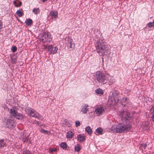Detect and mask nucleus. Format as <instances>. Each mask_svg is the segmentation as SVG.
I'll list each match as a JSON object with an SVG mask.
<instances>
[{
    "mask_svg": "<svg viewBox=\"0 0 154 154\" xmlns=\"http://www.w3.org/2000/svg\"><path fill=\"white\" fill-rule=\"evenodd\" d=\"M58 12L57 11L52 10L50 11L49 15L51 16V18L56 19L58 17Z\"/></svg>",
    "mask_w": 154,
    "mask_h": 154,
    "instance_id": "nucleus-9",
    "label": "nucleus"
},
{
    "mask_svg": "<svg viewBox=\"0 0 154 154\" xmlns=\"http://www.w3.org/2000/svg\"><path fill=\"white\" fill-rule=\"evenodd\" d=\"M151 110H152V113H154V106H152L151 108Z\"/></svg>",
    "mask_w": 154,
    "mask_h": 154,
    "instance_id": "nucleus-43",
    "label": "nucleus"
},
{
    "mask_svg": "<svg viewBox=\"0 0 154 154\" xmlns=\"http://www.w3.org/2000/svg\"><path fill=\"white\" fill-rule=\"evenodd\" d=\"M131 93V90L129 89L125 88V93L127 95H129Z\"/></svg>",
    "mask_w": 154,
    "mask_h": 154,
    "instance_id": "nucleus-33",
    "label": "nucleus"
},
{
    "mask_svg": "<svg viewBox=\"0 0 154 154\" xmlns=\"http://www.w3.org/2000/svg\"><path fill=\"white\" fill-rule=\"evenodd\" d=\"M95 92L97 94L102 95L103 94L104 92L101 89L98 88L95 90Z\"/></svg>",
    "mask_w": 154,
    "mask_h": 154,
    "instance_id": "nucleus-21",
    "label": "nucleus"
},
{
    "mask_svg": "<svg viewBox=\"0 0 154 154\" xmlns=\"http://www.w3.org/2000/svg\"><path fill=\"white\" fill-rule=\"evenodd\" d=\"M95 45L97 53L100 56H103L106 54V43L104 39L101 38L98 39Z\"/></svg>",
    "mask_w": 154,
    "mask_h": 154,
    "instance_id": "nucleus-2",
    "label": "nucleus"
},
{
    "mask_svg": "<svg viewBox=\"0 0 154 154\" xmlns=\"http://www.w3.org/2000/svg\"><path fill=\"white\" fill-rule=\"evenodd\" d=\"M119 115L122 122H119L116 126H112L111 130L119 133L130 131L132 128V115L129 112L125 111L123 109L121 110Z\"/></svg>",
    "mask_w": 154,
    "mask_h": 154,
    "instance_id": "nucleus-1",
    "label": "nucleus"
},
{
    "mask_svg": "<svg viewBox=\"0 0 154 154\" xmlns=\"http://www.w3.org/2000/svg\"><path fill=\"white\" fill-rule=\"evenodd\" d=\"M17 0H14L13 2V3L15 5H16L17 4Z\"/></svg>",
    "mask_w": 154,
    "mask_h": 154,
    "instance_id": "nucleus-47",
    "label": "nucleus"
},
{
    "mask_svg": "<svg viewBox=\"0 0 154 154\" xmlns=\"http://www.w3.org/2000/svg\"><path fill=\"white\" fill-rule=\"evenodd\" d=\"M77 138L80 142H81L85 140L86 137L85 135L80 134L77 135Z\"/></svg>",
    "mask_w": 154,
    "mask_h": 154,
    "instance_id": "nucleus-12",
    "label": "nucleus"
},
{
    "mask_svg": "<svg viewBox=\"0 0 154 154\" xmlns=\"http://www.w3.org/2000/svg\"><path fill=\"white\" fill-rule=\"evenodd\" d=\"M128 98L126 97H124L122 98L121 101L122 102L127 103L128 102Z\"/></svg>",
    "mask_w": 154,
    "mask_h": 154,
    "instance_id": "nucleus-31",
    "label": "nucleus"
},
{
    "mask_svg": "<svg viewBox=\"0 0 154 154\" xmlns=\"http://www.w3.org/2000/svg\"><path fill=\"white\" fill-rule=\"evenodd\" d=\"M148 101V100H147V99H146V100H145V102H146V103H147V102Z\"/></svg>",
    "mask_w": 154,
    "mask_h": 154,
    "instance_id": "nucleus-52",
    "label": "nucleus"
},
{
    "mask_svg": "<svg viewBox=\"0 0 154 154\" xmlns=\"http://www.w3.org/2000/svg\"><path fill=\"white\" fill-rule=\"evenodd\" d=\"M88 105L86 104H84L82 105L81 108V111L84 114H86L87 113L88 108Z\"/></svg>",
    "mask_w": 154,
    "mask_h": 154,
    "instance_id": "nucleus-11",
    "label": "nucleus"
},
{
    "mask_svg": "<svg viewBox=\"0 0 154 154\" xmlns=\"http://www.w3.org/2000/svg\"><path fill=\"white\" fill-rule=\"evenodd\" d=\"M147 146L146 143H143L141 145V146L144 149H145Z\"/></svg>",
    "mask_w": 154,
    "mask_h": 154,
    "instance_id": "nucleus-39",
    "label": "nucleus"
},
{
    "mask_svg": "<svg viewBox=\"0 0 154 154\" xmlns=\"http://www.w3.org/2000/svg\"><path fill=\"white\" fill-rule=\"evenodd\" d=\"M81 124L80 122L79 121H77L75 122V126L76 127H78V126H80Z\"/></svg>",
    "mask_w": 154,
    "mask_h": 154,
    "instance_id": "nucleus-37",
    "label": "nucleus"
},
{
    "mask_svg": "<svg viewBox=\"0 0 154 154\" xmlns=\"http://www.w3.org/2000/svg\"><path fill=\"white\" fill-rule=\"evenodd\" d=\"M96 132L98 133V134L101 135L103 134V130L101 127L98 128L96 129Z\"/></svg>",
    "mask_w": 154,
    "mask_h": 154,
    "instance_id": "nucleus-22",
    "label": "nucleus"
},
{
    "mask_svg": "<svg viewBox=\"0 0 154 154\" xmlns=\"http://www.w3.org/2000/svg\"><path fill=\"white\" fill-rule=\"evenodd\" d=\"M14 119H8L5 123V128H12L14 127Z\"/></svg>",
    "mask_w": 154,
    "mask_h": 154,
    "instance_id": "nucleus-7",
    "label": "nucleus"
},
{
    "mask_svg": "<svg viewBox=\"0 0 154 154\" xmlns=\"http://www.w3.org/2000/svg\"><path fill=\"white\" fill-rule=\"evenodd\" d=\"M32 12H33L35 14H36L40 12L39 9L38 8H34L32 10Z\"/></svg>",
    "mask_w": 154,
    "mask_h": 154,
    "instance_id": "nucleus-27",
    "label": "nucleus"
},
{
    "mask_svg": "<svg viewBox=\"0 0 154 154\" xmlns=\"http://www.w3.org/2000/svg\"><path fill=\"white\" fill-rule=\"evenodd\" d=\"M36 123H37V125L39 124V121H37Z\"/></svg>",
    "mask_w": 154,
    "mask_h": 154,
    "instance_id": "nucleus-50",
    "label": "nucleus"
},
{
    "mask_svg": "<svg viewBox=\"0 0 154 154\" xmlns=\"http://www.w3.org/2000/svg\"><path fill=\"white\" fill-rule=\"evenodd\" d=\"M73 39L70 37H68L67 38V43L69 45V48H74L75 47V44L73 42Z\"/></svg>",
    "mask_w": 154,
    "mask_h": 154,
    "instance_id": "nucleus-10",
    "label": "nucleus"
},
{
    "mask_svg": "<svg viewBox=\"0 0 154 154\" xmlns=\"http://www.w3.org/2000/svg\"><path fill=\"white\" fill-rule=\"evenodd\" d=\"M17 47L14 45H13L11 48V51L12 52H14L17 50Z\"/></svg>",
    "mask_w": 154,
    "mask_h": 154,
    "instance_id": "nucleus-32",
    "label": "nucleus"
},
{
    "mask_svg": "<svg viewBox=\"0 0 154 154\" xmlns=\"http://www.w3.org/2000/svg\"><path fill=\"white\" fill-rule=\"evenodd\" d=\"M22 3L20 1H18L16 5H15L16 7H20L22 5Z\"/></svg>",
    "mask_w": 154,
    "mask_h": 154,
    "instance_id": "nucleus-38",
    "label": "nucleus"
},
{
    "mask_svg": "<svg viewBox=\"0 0 154 154\" xmlns=\"http://www.w3.org/2000/svg\"><path fill=\"white\" fill-rule=\"evenodd\" d=\"M95 80L97 82V83H101V84H106L107 80L105 75L102 71L97 72L94 75Z\"/></svg>",
    "mask_w": 154,
    "mask_h": 154,
    "instance_id": "nucleus-3",
    "label": "nucleus"
},
{
    "mask_svg": "<svg viewBox=\"0 0 154 154\" xmlns=\"http://www.w3.org/2000/svg\"><path fill=\"white\" fill-rule=\"evenodd\" d=\"M22 154H32L31 151L29 149L23 150L22 152Z\"/></svg>",
    "mask_w": 154,
    "mask_h": 154,
    "instance_id": "nucleus-30",
    "label": "nucleus"
},
{
    "mask_svg": "<svg viewBox=\"0 0 154 154\" xmlns=\"http://www.w3.org/2000/svg\"><path fill=\"white\" fill-rule=\"evenodd\" d=\"M29 112H28V115H29L30 116L32 114L34 113L35 112V109H33L31 108L30 110H29Z\"/></svg>",
    "mask_w": 154,
    "mask_h": 154,
    "instance_id": "nucleus-35",
    "label": "nucleus"
},
{
    "mask_svg": "<svg viewBox=\"0 0 154 154\" xmlns=\"http://www.w3.org/2000/svg\"><path fill=\"white\" fill-rule=\"evenodd\" d=\"M9 113L11 115L18 120H22L24 118L23 114L18 113L17 110L14 107H12L10 109Z\"/></svg>",
    "mask_w": 154,
    "mask_h": 154,
    "instance_id": "nucleus-6",
    "label": "nucleus"
},
{
    "mask_svg": "<svg viewBox=\"0 0 154 154\" xmlns=\"http://www.w3.org/2000/svg\"><path fill=\"white\" fill-rule=\"evenodd\" d=\"M28 142L29 144H30L31 143V140H30V138H29Z\"/></svg>",
    "mask_w": 154,
    "mask_h": 154,
    "instance_id": "nucleus-46",
    "label": "nucleus"
},
{
    "mask_svg": "<svg viewBox=\"0 0 154 154\" xmlns=\"http://www.w3.org/2000/svg\"><path fill=\"white\" fill-rule=\"evenodd\" d=\"M17 58L16 56H15L14 55H13L11 57V58H12L14 60H16V59Z\"/></svg>",
    "mask_w": 154,
    "mask_h": 154,
    "instance_id": "nucleus-41",
    "label": "nucleus"
},
{
    "mask_svg": "<svg viewBox=\"0 0 154 154\" xmlns=\"http://www.w3.org/2000/svg\"><path fill=\"white\" fill-rule=\"evenodd\" d=\"M40 38L43 43L50 42L51 41L52 37L50 32L46 31L42 33Z\"/></svg>",
    "mask_w": 154,
    "mask_h": 154,
    "instance_id": "nucleus-4",
    "label": "nucleus"
},
{
    "mask_svg": "<svg viewBox=\"0 0 154 154\" xmlns=\"http://www.w3.org/2000/svg\"><path fill=\"white\" fill-rule=\"evenodd\" d=\"M25 23L27 26H29L32 24L33 21L30 18L26 19L25 20Z\"/></svg>",
    "mask_w": 154,
    "mask_h": 154,
    "instance_id": "nucleus-16",
    "label": "nucleus"
},
{
    "mask_svg": "<svg viewBox=\"0 0 154 154\" xmlns=\"http://www.w3.org/2000/svg\"><path fill=\"white\" fill-rule=\"evenodd\" d=\"M85 131L87 132L88 134H91L92 133V130L89 126H88L85 128Z\"/></svg>",
    "mask_w": 154,
    "mask_h": 154,
    "instance_id": "nucleus-20",
    "label": "nucleus"
},
{
    "mask_svg": "<svg viewBox=\"0 0 154 154\" xmlns=\"http://www.w3.org/2000/svg\"><path fill=\"white\" fill-rule=\"evenodd\" d=\"M81 149L80 145L79 144H77L76 146H75L74 148L75 151L77 152H79Z\"/></svg>",
    "mask_w": 154,
    "mask_h": 154,
    "instance_id": "nucleus-24",
    "label": "nucleus"
},
{
    "mask_svg": "<svg viewBox=\"0 0 154 154\" xmlns=\"http://www.w3.org/2000/svg\"><path fill=\"white\" fill-rule=\"evenodd\" d=\"M62 126H63V127H69V125H66L63 122V123H62Z\"/></svg>",
    "mask_w": 154,
    "mask_h": 154,
    "instance_id": "nucleus-40",
    "label": "nucleus"
},
{
    "mask_svg": "<svg viewBox=\"0 0 154 154\" xmlns=\"http://www.w3.org/2000/svg\"><path fill=\"white\" fill-rule=\"evenodd\" d=\"M31 108L30 107H28L25 108V111L28 115V112H29Z\"/></svg>",
    "mask_w": 154,
    "mask_h": 154,
    "instance_id": "nucleus-36",
    "label": "nucleus"
},
{
    "mask_svg": "<svg viewBox=\"0 0 154 154\" xmlns=\"http://www.w3.org/2000/svg\"><path fill=\"white\" fill-rule=\"evenodd\" d=\"M16 13L17 15L19 17H21L23 15V13L20 10H17L16 12Z\"/></svg>",
    "mask_w": 154,
    "mask_h": 154,
    "instance_id": "nucleus-29",
    "label": "nucleus"
},
{
    "mask_svg": "<svg viewBox=\"0 0 154 154\" xmlns=\"http://www.w3.org/2000/svg\"><path fill=\"white\" fill-rule=\"evenodd\" d=\"M106 80H107V83L109 85L113 84L115 82L114 78L110 75H109L107 79H106Z\"/></svg>",
    "mask_w": 154,
    "mask_h": 154,
    "instance_id": "nucleus-13",
    "label": "nucleus"
},
{
    "mask_svg": "<svg viewBox=\"0 0 154 154\" xmlns=\"http://www.w3.org/2000/svg\"><path fill=\"white\" fill-rule=\"evenodd\" d=\"M59 146L63 149H66L68 146V145L66 142H62L60 144Z\"/></svg>",
    "mask_w": 154,
    "mask_h": 154,
    "instance_id": "nucleus-15",
    "label": "nucleus"
},
{
    "mask_svg": "<svg viewBox=\"0 0 154 154\" xmlns=\"http://www.w3.org/2000/svg\"><path fill=\"white\" fill-rule=\"evenodd\" d=\"M74 133L72 131H68L67 132L66 137L68 139L72 138L74 136Z\"/></svg>",
    "mask_w": 154,
    "mask_h": 154,
    "instance_id": "nucleus-17",
    "label": "nucleus"
},
{
    "mask_svg": "<svg viewBox=\"0 0 154 154\" xmlns=\"http://www.w3.org/2000/svg\"><path fill=\"white\" fill-rule=\"evenodd\" d=\"M145 127L146 128V129H148L149 128L148 126L147 125H145Z\"/></svg>",
    "mask_w": 154,
    "mask_h": 154,
    "instance_id": "nucleus-48",
    "label": "nucleus"
},
{
    "mask_svg": "<svg viewBox=\"0 0 154 154\" xmlns=\"http://www.w3.org/2000/svg\"><path fill=\"white\" fill-rule=\"evenodd\" d=\"M40 131L42 133H43L44 134H46L48 135L50 133V132L48 130H45V129H43L42 128H41Z\"/></svg>",
    "mask_w": 154,
    "mask_h": 154,
    "instance_id": "nucleus-25",
    "label": "nucleus"
},
{
    "mask_svg": "<svg viewBox=\"0 0 154 154\" xmlns=\"http://www.w3.org/2000/svg\"><path fill=\"white\" fill-rule=\"evenodd\" d=\"M146 27L151 28L154 27V20L152 22H150L148 23L146 25Z\"/></svg>",
    "mask_w": 154,
    "mask_h": 154,
    "instance_id": "nucleus-23",
    "label": "nucleus"
},
{
    "mask_svg": "<svg viewBox=\"0 0 154 154\" xmlns=\"http://www.w3.org/2000/svg\"><path fill=\"white\" fill-rule=\"evenodd\" d=\"M49 149V152L51 154L53 153V152H57V149L56 147L54 149H52L51 148H50Z\"/></svg>",
    "mask_w": 154,
    "mask_h": 154,
    "instance_id": "nucleus-28",
    "label": "nucleus"
},
{
    "mask_svg": "<svg viewBox=\"0 0 154 154\" xmlns=\"http://www.w3.org/2000/svg\"><path fill=\"white\" fill-rule=\"evenodd\" d=\"M47 50L49 54H54L57 52L58 48L57 46L54 47L51 45L48 46Z\"/></svg>",
    "mask_w": 154,
    "mask_h": 154,
    "instance_id": "nucleus-8",
    "label": "nucleus"
},
{
    "mask_svg": "<svg viewBox=\"0 0 154 154\" xmlns=\"http://www.w3.org/2000/svg\"><path fill=\"white\" fill-rule=\"evenodd\" d=\"M2 23L1 21L0 20V29H1L2 28Z\"/></svg>",
    "mask_w": 154,
    "mask_h": 154,
    "instance_id": "nucleus-45",
    "label": "nucleus"
},
{
    "mask_svg": "<svg viewBox=\"0 0 154 154\" xmlns=\"http://www.w3.org/2000/svg\"><path fill=\"white\" fill-rule=\"evenodd\" d=\"M16 61V60H14L12 58L11 59V62L12 64H14L15 63Z\"/></svg>",
    "mask_w": 154,
    "mask_h": 154,
    "instance_id": "nucleus-42",
    "label": "nucleus"
},
{
    "mask_svg": "<svg viewBox=\"0 0 154 154\" xmlns=\"http://www.w3.org/2000/svg\"><path fill=\"white\" fill-rule=\"evenodd\" d=\"M63 122L66 125H69V127H70L71 126V124L69 123L68 120L66 119H65L63 121Z\"/></svg>",
    "mask_w": 154,
    "mask_h": 154,
    "instance_id": "nucleus-34",
    "label": "nucleus"
},
{
    "mask_svg": "<svg viewBox=\"0 0 154 154\" xmlns=\"http://www.w3.org/2000/svg\"><path fill=\"white\" fill-rule=\"evenodd\" d=\"M29 135L27 136H23L21 138V140L23 143H27L28 142L29 140Z\"/></svg>",
    "mask_w": 154,
    "mask_h": 154,
    "instance_id": "nucleus-19",
    "label": "nucleus"
},
{
    "mask_svg": "<svg viewBox=\"0 0 154 154\" xmlns=\"http://www.w3.org/2000/svg\"><path fill=\"white\" fill-rule=\"evenodd\" d=\"M30 116H31L32 117L35 118V112L34 113V114L33 115H32V114L31 115H30Z\"/></svg>",
    "mask_w": 154,
    "mask_h": 154,
    "instance_id": "nucleus-49",
    "label": "nucleus"
},
{
    "mask_svg": "<svg viewBox=\"0 0 154 154\" xmlns=\"http://www.w3.org/2000/svg\"><path fill=\"white\" fill-rule=\"evenodd\" d=\"M119 95L116 92H112V95L109 97L108 100L110 101L112 104H116L120 100Z\"/></svg>",
    "mask_w": 154,
    "mask_h": 154,
    "instance_id": "nucleus-5",
    "label": "nucleus"
},
{
    "mask_svg": "<svg viewBox=\"0 0 154 154\" xmlns=\"http://www.w3.org/2000/svg\"><path fill=\"white\" fill-rule=\"evenodd\" d=\"M151 118L152 119V121L153 122H154V113L152 116Z\"/></svg>",
    "mask_w": 154,
    "mask_h": 154,
    "instance_id": "nucleus-44",
    "label": "nucleus"
},
{
    "mask_svg": "<svg viewBox=\"0 0 154 154\" xmlns=\"http://www.w3.org/2000/svg\"><path fill=\"white\" fill-rule=\"evenodd\" d=\"M104 111V109L103 107H99L97 108L95 110V112L96 113L98 114H100Z\"/></svg>",
    "mask_w": 154,
    "mask_h": 154,
    "instance_id": "nucleus-14",
    "label": "nucleus"
},
{
    "mask_svg": "<svg viewBox=\"0 0 154 154\" xmlns=\"http://www.w3.org/2000/svg\"><path fill=\"white\" fill-rule=\"evenodd\" d=\"M35 118H37L38 119L42 120L43 119L42 116V115L38 112L35 111Z\"/></svg>",
    "mask_w": 154,
    "mask_h": 154,
    "instance_id": "nucleus-18",
    "label": "nucleus"
},
{
    "mask_svg": "<svg viewBox=\"0 0 154 154\" xmlns=\"http://www.w3.org/2000/svg\"><path fill=\"white\" fill-rule=\"evenodd\" d=\"M5 142L4 139L0 140V148L3 147L5 145Z\"/></svg>",
    "mask_w": 154,
    "mask_h": 154,
    "instance_id": "nucleus-26",
    "label": "nucleus"
},
{
    "mask_svg": "<svg viewBox=\"0 0 154 154\" xmlns=\"http://www.w3.org/2000/svg\"><path fill=\"white\" fill-rule=\"evenodd\" d=\"M47 0H42V2H46V1H47Z\"/></svg>",
    "mask_w": 154,
    "mask_h": 154,
    "instance_id": "nucleus-51",
    "label": "nucleus"
}]
</instances>
